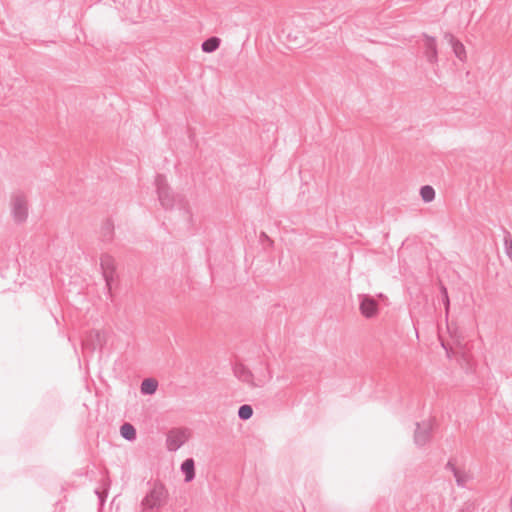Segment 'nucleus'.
I'll use <instances>...</instances> for the list:
<instances>
[{
	"mask_svg": "<svg viewBox=\"0 0 512 512\" xmlns=\"http://www.w3.org/2000/svg\"><path fill=\"white\" fill-rule=\"evenodd\" d=\"M446 469L450 470L453 475L455 474V471H458L459 469H457L455 463L453 462V460H449L445 466Z\"/></svg>",
	"mask_w": 512,
	"mask_h": 512,
	"instance_id": "4be33fe9",
	"label": "nucleus"
},
{
	"mask_svg": "<svg viewBox=\"0 0 512 512\" xmlns=\"http://www.w3.org/2000/svg\"><path fill=\"white\" fill-rule=\"evenodd\" d=\"M158 387V382L153 378H146L141 383V393L152 395L156 392Z\"/></svg>",
	"mask_w": 512,
	"mask_h": 512,
	"instance_id": "ddd939ff",
	"label": "nucleus"
},
{
	"mask_svg": "<svg viewBox=\"0 0 512 512\" xmlns=\"http://www.w3.org/2000/svg\"><path fill=\"white\" fill-rule=\"evenodd\" d=\"M456 481V484L458 487L465 488L467 482H469L472 479V476L462 470L455 471V474L453 475Z\"/></svg>",
	"mask_w": 512,
	"mask_h": 512,
	"instance_id": "2eb2a0df",
	"label": "nucleus"
},
{
	"mask_svg": "<svg viewBox=\"0 0 512 512\" xmlns=\"http://www.w3.org/2000/svg\"><path fill=\"white\" fill-rule=\"evenodd\" d=\"M360 299V312L366 318L374 317L378 312L377 301L369 295H359Z\"/></svg>",
	"mask_w": 512,
	"mask_h": 512,
	"instance_id": "6e6552de",
	"label": "nucleus"
},
{
	"mask_svg": "<svg viewBox=\"0 0 512 512\" xmlns=\"http://www.w3.org/2000/svg\"><path fill=\"white\" fill-rule=\"evenodd\" d=\"M441 294H442L443 302L445 305L446 313H448L450 302H449L448 292H447V289L445 286H441Z\"/></svg>",
	"mask_w": 512,
	"mask_h": 512,
	"instance_id": "aec40b11",
	"label": "nucleus"
},
{
	"mask_svg": "<svg viewBox=\"0 0 512 512\" xmlns=\"http://www.w3.org/2000/svg\"><path fill=\"white\" fill-rule=\"evenodd\" d=\"M155 186H156V192L158 195V200L161 204V206L168 210L172 209L175 205V203L179 200V196L175 195L165 178L164 175L157 174L155 177Z\"/></svg>",
	"mask_w": 512,
	"mask_h": 512,
	"instance_id": "f03ea898",
	"label": "nucleus"
},
{
	"mask_svg": "<svg viewBox=\"0 0 512 512\" xmlns=\"http://www.w3.org/2000/svg\"><path fill=\"white\" fill-rule=\"evenodd\" d=\"M181 471L185 475V481L186 482L192 481L194 479V477H195V464H194V460L192 458L186 459L181 464Z\"/></svg>",
	"mask_w": 512,
	"mask_h": 512,
	"instance_id": "9b49d317",
	"label": "nucleus"
},
{
	"mask_svg": "<svg viewBox=\"0 0 512 512\" xmlns=\"http://www.w3.org/2000/svg\"><path fill=\"white\" fill-rule=\"evenodd\" d=\"M504 250L507 257L512 261V235L510 232L504 233Z\"/></svg>",
	"mask_w": 512,
	"mask_h": 512,
	"instance_id": "6ab92c4d",
	"label": "nucleus"
},
{
	"mask_svg": "<svg viewBox=\"0 0 512 512\" xmlns=\"http://www.w3.org/2000/svg\"><path fill=\"white\" fill-rule=\"evenodd\" d=\"M234 374L239 380L246 383H252L253 375L243 364H236L234 366Z\"/></svg>",
	"mask_w": 512,
	"mask_h": 512,
	"instance_id": "9d476101",
	"label": "nucleus"
},
{
	"mask_svg": "<svg viewBox=\"0 0 512 512\" xmlns=\"http://www.w3.org/2000/svg\"><path fill=\"white\" fill-rule=\"evenodd\" d=\"M168 500V491L164 484L155 481L151 484V488L143 498L141 504L144 510H159Z\"/></svg>",
	"mask_w": 512,
	"mask_h": 512,
	"instance_id": "f257e3e1",
	"label": "nucleus"
},
{
	"mask_svg": "<svg viewBox=\"0 0 512 512\" xmlns=\"http://www.w3.org/2000/svg\"><path fill=\"white\" fill-rule=\"evenodd\" d=\"M113 231H114L113 223L111 221L107 220L101 228V235H102L103 241H107V242L111 241L113 238Z\"/></svg>",
	"mask_w": 512,
	"mask_h": 512,
	"instance_id": "dca6fc26",
	"label": "nucleus"
},
{
	"mask_svg": "<svg viewBox=\"0 0 512 512\" xmlns=\"http://www.w3.org/2000/svg\"><path fill=\"white\" fill-rule=\"evenodd\" d=\"M252 415H253V409L250 405L244 404L239 407L238 417L241 420H248L252 417Z\"/></svg>",
	"mask_w": 512,
	"mask_h": 512,
	"instance_id": "a211bd4d",
	"label": "nucleus"
},
{
	"mask_svg": "<svg viewBox=\"0 0 512 512\" xmlns=\"http://www.w3.org/2000/svg\"><path fill=\"white\" fill-rule=\"evenodd\" d=\"M423 54L428 63L435 65L438 63V48L435 37L423 33Z\"/></svg>",
	"mask_w": 512,
	"mask_h": 512,
	"instance_id": "423d86ee",
	"label": "nucleus"
},
{
	"mask_svg": "<svg viewBox=\"0 0 512 512\" xmlns=\"http://www.w3.org/2000/svg\"><path fill=\"white\" fill-rule=\"evenodd\" d=\"M120 435L128 441H133L136 439V429L132 424L124 423L120 427Z\"/></svg>",
	"mask_w": 512,
	"mask_h": 512,
	"instance_id": "4468645a",
	"label": "nucleus"
},
{
	"mask_svg": "<svg viewBox=\"0 0 512 512\" xmlns=\"http://www.w3.org/2000/svg\"><path fill=\"white\" fill-rule=\"evenodd\" d=\"M420 195L424 202L428 203L434 200L435 198V190L432 186L425 185L420 189Z\"/></svg>",
	"mask_w": 512,
	"mask_h": 512,
	"instance_id": "f3484780",
	"label": "nucleus"
},
{
	"mask_svg": "<svg viewBox=\"0 0 512 512\" xmlns=\"http://www.w3.org/2000/svg\"><path fill=\"white\" fill-rule=\"evenodd\" d=\"M100 267L105 280L107 293L109 296H112V282L114 281L116 273L115 259L107 253L102 254L100 257Z\"/></svg>",
	"mask_w": 512,
	"mask_h": 512,
	"instance_id": "7ed1b4c3",
	"label": "nucleus"
},
{
	"mask_svg": "<svg viewBox=\"0 0 512 512\" xmlns=\"http://www.w3.org/2000/svg\"><path fill=\"white\" fill-rule=\"evenodd\" d=\"M12 214L17 223L24 222L28 217V208L25 197L22 194H16L12 199Z\"/></svg>",
	"mask_w": 512,
	"mask_h": 512,
	"instance_id": "39448f33",
	"label": "nucleus"
},
{
	"mask_svg": "<svg viewBox=\"0 0 512 512\" xmlns=\"http://www.w3.org/2000/svg\"><path fill=\"white\" fill-rule=\"evenodd\" d=\"M188 440V433L184 429H173L169 431L166 439V447L169 451L175 452Z\"/></svg>",
	"mask_w": 512,
	"mask_h": 512,
	"instance_id": "20e7f679",
	"label": "nucleus"
},
{
	"mask_svg": "<svg viewBox=\"0 0 512 512\" xmlns=\"http://www.w3.org/2000/svg\"><path fill=\"white\" fill-rule=\"evenodd\" d=\"M444 38L451 45L454 55L464 62L467 57L465 46L451 33H445Z\"/></svg>",
	"mask_w": 512,
	"mask_h": 512,
	"instance_id": "1a4fd4ad",
	"label": "nucleus"
},
{
	"mask_svg": "<svg viewBox=\"0 0 512 512\" xmlns=\"http://www.w3.org/2000/svg\"><path fill=\"white\" fill-rule=\"evenodd\" d=\"M220 44V38L213 36L203 41L201 48L205 53H212L219 48Z\"/></svg>",
	"mask_w": 512,
	"mask_h": 512,
	"instance_id": "f8f14e48",
	"label": "nucleus"
},
{
	"mask_svg": "<svg viewBox=\"0 0 512 512\" xmlns=\"http://www.w3.org/2000/svg\"><path fill=\"white\" fill-rule=\"evenodd\" d=\"M432 423L431 421H423L416 423L414 432V443L418 447L426 445L431 439Z\"/></svg>",
	"mask_w": 512,
	"mask_h": 512,
	"instance_id": "0eeeda50",
	"label": "nucleus"
},
{
	"mask_svg": "<svg viewBox=\"0 0 512 512\" xmlns=\"http://www.w3.org/2000/svg\"><path fill=\"white\" fill-rule=\"evenodd\" d=\"M96 495L98 496L100 505L102 506L105 502V498L107 496V493L105 491L95 490Z\"/></svg>",
	"mask_w": 512,
	"mask_h": 512,
	"instance_id": "412c9836",
	"label": "nucleus"
}]
</instances>
